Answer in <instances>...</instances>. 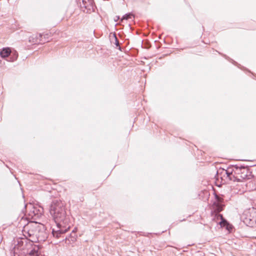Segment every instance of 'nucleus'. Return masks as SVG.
Here are the masks:
<instances>
[{
    "label": "nucleus",
    "mask_w": 256,
    "mask_h": 256,
    "mask_svg": "<svg viewBox=\"0 0 256 256\" xmlns=\"http://www.w3.org/2000/svg\"><path fill=\"white\" fill-rule=\"evenodd\" d=\"M50 214L56 224H68L70 216L68 214L64 202L54 200L52 202L49 209Z\"/></svg>",
    "instance_id": "nucleus-1"
},
{
    "label": "nucleus",
    "mask_w": 256,
    "mask_h": 256,
    "mask_svg": "<svg viewBox=\"0 0 256 256\" xmlns=\"http://www.w3.org/2000/svg\"><path fill=\"white\" fill-rule=\"evenodd\" d=\"M222 172L226 175V178H228L230 180L233 181L236 180V177L234 176H232L234 172L232 168L231 170L230 168H228L227 170L222 168Z\"/></svg>",
    "instance_id": "nucleus-11"
},
{
    "label": "nucleus",
    "mask_w": 256,
    "mask_h": 256,
    "mask_svg": "<svg viewBox=\"0 0 256 256\" xmlns=\"http://www.w3.org/2000/svg\"><path fill=\"white\" fill-rule=\"evenodd\" d=\"M115 44H116V45L117 46H119L118 49H119L120 50H121V48H120V46L119 42H118V39H117V38H116V42H115Z\"/></svg>",
    "instance_id": "nucleus-19"
},
{
    "label": "nucleus",
    "mask_w": 256,
    "mask_h": 256,
    "mask_svg": "<svg viewBox=\"0 0 256 256\" xmlns=\"http://www.w3.org/2000/svg\"><path fill=\"white\" fill-rule=\"evenodd\" d=\"M36 40H38V43H44L46 41V40H43V34H38L36 35Z\"/></svg>",
    "instance_id": "nucleus-14"
},
{
    "label": "nucleus",
    "mask_w": 256,
    "mask_h": 256,
    "mask_svg": "<svg viewBox=\"0 0 256 256\" xmlns=\"http://www.w3.org/2000/svg\"><path fill=\"white\" fill-rule=\"evenodd\" d=\"M66 225L64 224H56V229L53 228L52 230V232L53 236L57 238L62 237V235L65 234L70 228V226L66 228Z\"/></svg>",
    "instance_id": "nucleus-7"
},
{
    "label": "nucleus",
    "mask_w": 256,
    "mask_h": 256,
    "mask_svg": "<svg viewBox=\"0 0 256 256\" xmlns=\"http://www.w3.org/2000/svg\"><path fill=\"white\" fill-rule=\"evenodd\" d=\"M80 7L84 12L90 13L94 11L95 6L93 0H78Z\"/></svg>",
    "instance_id": "nucleus-6"
},
{
    "label": "nucleus",
    "mask_w": 256,
    "mask_h": 256,
    "mask_svg": "<svg viewBox=\"0 0 256 256\" xmlns=\"http://www.w3.org/2000/svg\"><path fill=\"white\" fill-rule=\"evenodd\" d=\"M246 168L244 166L236 164L232 166V169L234 174H239L240 172H242V170H244Z\"/></svg>",
    "instance_id": "nucleus-12"
},
{
    "label": "nucleus",
    "mask_w": 256,
    "mask_h": 256,
    "mask_svg": "<svg viewBox=\"0 0 256 256\" xmlns=\"http://www.w3.org/2000/svg\"><path fill=\"white\" fill-rule=\"evenodd\" d=\"M40 224L36 222H30L24 227L22 230L24 236L28 238H30L28 240L32 242V238H34L36 236V232L39 228Z\"/></svg>",
    "instance_id": "nucleus-4"
},
{
    "label": "nucleus",
    "mask_w": 256,
    "mask_h": 256,
    "mask_svg": "<svg viewBox=\"0 0 256 256\" xmlns=\"http://www.w3.org/2000/svg\"><path fill=\"white\" fill-rule=\"evenodd\" d=\"M43 36H44V40H46V42H48V34H44Z\"/></svg>",
    "instance_id": "nucleus-20"
},
{
    "label": "nucleus",
    "mask_w": 256,
    "mask_h": 256,
    "mask_svg": "<svg viewBox=\"0 0 256 256\" xmlns=\"http://www.w3.org/2000/svg\"><path fill=\"white\" fill-rule=\"evenodd\" d=\"M39 248L38 246L34 244L28 238H19L12 250L11 252L14 256H20V255L37 256L38 254Z\"/></svg>",
    "instance_id": "nucleus-2"
},
{
    "label": "nucleus",
    "mask_w": 256,
    "mask_h": 256,
    "mask_svg": "<svg viewBox=\"0 0 256 256\" xmlns=\"http://www.w3.org/2000/svg\"><path fill=\"white\" fill-rule=\"evenodd\" d=\"M214 211L216 212H220L222 210L224 205H222V204L214 202Z\"/></svg>",
    "instance_id": "nucleus-13"
},
{
    "label": "nucleus",
    "mask_w": 256,
    "mask_h": 256,
    "mask_svg": "<svg viewBox=\"0 0 256 256\" xmlns=\"http://www.w3.org/2000/svg\"><path fill=\"white\" fill-rule=\"evenodd\" d=\"M36 233V238H32L34 242H44L47 238V234L44 230V226L42 225H40L39 228Z\"/></svg>",
    "instance_id": "nucleus-9"
},
{
    "label": "nucleus",
    "mask_w": 256,
    "mask_h": 256,
    "mask_svg": "<svg viewBox=\"0 0 256 256\" xmlns=\"http://www.w3.org/2000/svg\"><path fill=\"white\" fill-rule=\"evenodd\" d=\"M29 210L28 212V215L29 217L34 220L38 218L42 214V210L38 208L33 205L30 204L29 206Z\"/></svg>",
    "instance_id": "nucleus-8"
},
{
    "label": "nucleus",
    "mask_w": 256,
    "mask_h": 256,
    "mask_svg": "<svg viewBox=\"0 0 256 256\" xmlns=\"http://www.w3.org/2000/svg\"><path fill=\"white\" fill-rule=\"evenodd\" d=\"M36 36H32L30 37L29 42L32 43L36 44L38 43V40H36Z\"/></svg>",
    "instance_id": "nucleus-15"
},
{
    "label": "nucleus",
    "mask_w": 256,
    "mask_h": 256,
    "mask_svg": "<svg viewBox=\"0 0 256 256\" xmlns=\"http://www.w3.org/2000/svg\"><path fill=\"white\" fill-rule=\"evenodd\" d=\"M77 230L76 228H74V230H72V232L69 234L68 236H66L65 238L66 242H68V243L74 242L76 240L77 235L76 234V232Z\"/></svg>",
    "instance_id": "nucleus-10"
},
{
    "label": "nucleus",
    "mask_w": 256,
    "mask_h": 256,
    "mask_svg": "<svg viewBox=\"0 0 256 256\" xmlns=\"http://www.w3.org/2000/svg\"><path fill=\"white\" fill-rule=\"evenodd\" d=\"M18 56V53L16 50L12 51L10 48H3L0 50V56L2 58L6 59L8 62H14L17 60Z\"/></svg>",
    "instance_id": "nucleus-5"
},
{
    "label": "nucleus",
    "mask_w": 256,
    "mask_h": 256,
    "mask_svg": "<svg viewBox=\"0 0 256 256\" xmlns=\"http://www.w3.org/2000/svg\"><path fill=\"white\" fill-rule=\"evenodd\" d=\"M222 169H220L219 170H218L217 172V173H216V174L218 175V178H219V176L220 175L222 176H225V174H224L223 172H222ZM220 178H222V176H220Z\"/></svg>",
    "instance_id": "nucleus-18"
},
{
    "label": "nucleus",
    "mask_w": 256,
    "mask_h": 256,
    "mask_svg": "<svg viewBox=\"0 0 256 256\" xmlns=\"http://www.w3.org/2000/svg\"><path fill=\"white\" fill-rule=\"evenodd\" d=\"M133 16V14L131 13H128L126 14L122 18L125 20H128L130 18H131L132 16Z\"/></svg>",
    "instance_id": "nucleus-17"
},
{
    "label": "nucleus",
    "mask_w": 256,
    "mask_h": 256,
    "mask_svg": "<svg viewBox=\"0 0 256 256\" xmlns=\"http://www.w3.org/2000/svg\"><path fill=\"white\" fill-rule=\"evenodd\" d=\"M215 197H216V203L221 204L222 202V201H223L222 198L221 197H220V196H218L216 194L215 196Z\"/></svg>",
    "instance_id": "nucleus-16"
},
{
    "label": "nucleus",
    "mask_w": 256,
    "mask_h": 256,
    "mask_svg": "<svg viewBox=\"0 0 256 256\" xmlns=\"http://www.w3.org/2000/svg\"><path fill=\"white\" fill-rule=\"evenodd\" d=\"M241 220L250 227L256 226V208H252L244 212L240 216Z\"/></svg>",
    "instance_id": "nucleus-3"
},
{
    "label": "nucleus",
    "mask_w": 256,
    "mask_h": 256,
    "mask_svg": "<svg viewBox=\"0 0 256 256\" xmlns=\"http://www.w3.org/2000/svg\"><path fill=\"white\" fill-rule=\"evenodd\" d=\"M220 216L221 218H222V215L220 214Z\"/></svg>",
    "instance_id": "nucleus-21"
}]
</instances>
